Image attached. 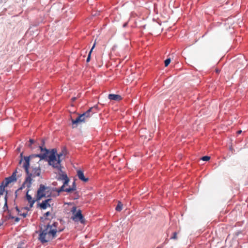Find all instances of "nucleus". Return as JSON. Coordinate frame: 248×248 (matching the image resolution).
<instances>
[{
    "label": "nucleus",
    "mask_w": 248,
    "mask_h": 248,
    "mask_svg": "<svg viewBox=\"0 0 248 248\" xmlns=\"http://www.w3.org/2000/svg\"><path fill=\"white\" fill-rule=\"evenodd\" d=\"M58 225V222L54 221H50L46 225H41L39 231V240L44 244L56 237L57 233L63 230V228L59 227Z\"/></svg>",
    "instance_id": "obj_1"
},
{
    "label": "nucleus",
    "mask_w": 248,
    "mask_h": 248,
    "mask_svg": "<svg viewBox=\"0 0 248 248\" xmlns=\"http://www.w3.org/2000/svg\"><path fill=\"white\" fill-rule=\"evenodd\" d=\"M41 150V154L36 155L41 159H47L48 164L54 168L60 169V162L62 161L64 156L63 152L59 154L57 153V150L53 149L51 151L39 146Z\"/></svg>",
    "instance_id": "obj_2"
},
{
    "label": "nucleus",
    "mask_w": 248,
    "mask_h": 248,
    "mask_svg": "<svg viewBox=\"0 0 248 248\" xmlns=\"http://www.w3.org/2000/svg\"><path fill=\"white\" fill-rule=\"evenodd\" d=\"M20 165L23 164V167L24 168L25 171L27 174L22 186L20 189H22L23 187H30L31 185V182L33 179L36 176H39L41 174V169L40 165L38 164V166L34 168L31 167L29 170L30 158L29 157H24V159L21 158L19 162Z\"/></svg>",
    "instance_id": "obj_3"
},
{
    "label": "nucleus",
    "mask_w": 248,
    "mask_h": 248,
    "mask_svg": "<svg viewBox=\"0 0 248 248\" xmlns=\"http://www.w3.org/2000/svg\"><path fill=\"white\" fill-rule=\"evenodd\" d=\"M16 171L14 172L11 176L6 178L0 185V196L4 194L5 203L4 206L3 207V212H5L8 210V192L7 190H5V188L8 186L9 184L16 182Z\"/></svg>",
    "instance_id": "obj_4"
},
{
    "label": "nucleus",
    "mask_w": 248,
    "mask_h": 248,
    "mask_svg": "<svg viewBox=\"0 0 248 248\" xmlns=\"http://www.w3.org/2000/svg\"><path fill=\"white\" fill-rule=\"evenodd\" d=\"M56 169L62 172V173L59 174L58 180L64 181L63 185L60 187V189L58 190V192H60L61 191H66L67 192L70 193L75 191L76 189V186L75 185V183H73V186L72 187L64 188L65 186L68 185L69 179L68 178L67 174L62 171L61 165L60 170H59L58 168Z\"/></svg>",
    "instance_id": "obj_5"
},
{
    "label": "nucleus",
    "mask_w": 248,
    "mask_h": 248,
    "mask_svg": "<svg viewBox=\"0 0 248 248\" xmlns=\"http://www.w3.org/2000/svg\"><path fill=\"white\" fill-rule=\"evenodd\" d=\"M51 194V189L49 187L41 184L39 186V188L37 190V200H39L43 197H48Z\"/></svg>",
    "instance_id": "obj_6"
},
{
    "label": "nucleus",
    "mask_w": 248,
    "mask_h": 248,
    "mask_svg": "<svg viewBox=\"0 0 248 248\" xmlns=\"http://www.w3.org/2000/svg\"><path fill=\"white\" fill-rule=\"evenodd\" d=\"M76 210V207H73L72 208L71 212L73 213V216L71 218L75 221H79L81 223H83L84 222V219L81 214V210H78L77 212Z\"/></svg>",
    "instance_id": "obj_7"
},
{
    "label": "nucleus",
    "mask_w": 248,
    "mask_h": 248,
    "mask_svg": "<svg viewBox=\"0 0 248 248\" xmlns=\"http://www.w3.org/2000/svg\"><path fill=\"white\" fill-rule=\"evenodd\" d=\"M87 118L83 114L80 115L76 120L72 119L73 128L76 127L78 124L86 122Z\"/></svg>",
    "instance_id": "obj_8"
},
{
    "label": "nucleus",
    "mask_w": 248,
    "mask_h": 248,
    "mask_svg": "<svg viewBox=\"0 0 248 248\" xmlns=\"http://www.w3.org/2000/svg\"><path fill=\"white\" fill-rule=\"evenodd\" d=\"M52 202L51 199H47L43 201L42 203H40L39 206L41 209H46L48 207H50V203Z\"/></svg>",
    "instance_id": "obj_9"
},
{
    "label": "nucleus",
    "mask_w": 248,
    "mask_h": 248,
    "mask_svg": "<svg viewBox=\"0 0 248 248\" xmlns=\"http://www.w3.org/2000/svg\"><path fill=\"white\" fill-rule=\"evenodd\" d=\"M96 109H97V107H92L83 114H84V115L85 116V117L87 119L88 118H90L93 113H94L95 112L94 111V110H95Z\"/></svg>",
    "instance_id": "obj_10"
},
{
    "label": "nucleus",
    "mask_w": 248,
    "mask_h": 248,
    "mask_svg": "<svg viewBox=\"0 0 248 248\" xmlns=\"http://www.w3.org/2000/svg\"><path fill=\"white\" fill-rule=\"evenodd\" d=\"M77 175L79 179L84 182H87L89 180L88 178L85 177L83 172L80 170H78L77 171Z\"/></svg>",
    "instance_id": "obj_11"
},
{
    "label": "nucleus",
    "mask_w": 248,
    "mask_h": 248,
    "mask_svg": "<svg viewBox=\"0 0 248 248\" xmlns=\"http://www.w3.org/2000/svg\"><path fill=\"white\" fill-rule=\"evenodd\" d=\"M109 99L111 100L120 101L122 99L121 95L118 94H109L108 96Z\"/></svg>",
    "instance_id": "obj_12"
},
{
    "label": "nucleus",
    "mask_w": 248,
    "mask_h": 248,
    "mask_svg": "<svg viewBox=\"0 0 248 248\" xmlns=\"http://www.w3.org/2000/svg\"><path fill=\"white\" fill-rule=\"evenodd\" d=\"M29 190L26 193V198L29 203H30V207L31 208L33 206V205L35 202V201L32 199L31 196L28 194Z\"/></svg>",
    "instance_id": "obj_13"
},
{
    "label": "nucleus",
    "mask_w": 248,
    "mask_h": 248,
    "mask_svg": "<svg viewBox=\"0 0 248 248\" xmlns=\"http://www.w3.org/2000/svg\"><path fill=\"white\" fill-rule=\"evenodd\" d=\"M95 46V42L94 43L93 46H92L91 49L90 50V52L89 53V54H88V57H87V60H86L87 62H89L90 61L91 53H92V52L93 51V49L94 48Z\"/></svg>",
    "instance_id": "obj_14"
},
{
    "label": "nucleus",
    "mask_w": 248,
    "mask_h": 248,
    "mask_svg": "<svg viewBox=\"0 0 248 248\" xmlns=\"http://www.w3.org/2000/svg\"><path fill=\"white\" fill-rule=\"evenodd\" d=\"M122 209H123V204L120 202H119L117 206L115 208V210L117 211L120 212L122 210Z\"/></svg>",
    "instance_id": "obj_15"
},
{
    "label": "nucleus",
    "mask_w": 248,
    "mask_h": 248,
    "mask_svg": "<svg viewBox=\"0 0 248 248\" xmlns=\"http://www.w3.org/2000/svg\"><path fill=\"white\" fill-rule=\"evenodd\" d=\"M50 215V213L49 212H47L46 213L43 217H42L41 218L42 220L43 221H45L46 220H47V217Z\"/></svg>",
    "instance_id": "obj_16"
},
{
    "label": "nucleus",
    "mask_w": 248,
    "mask_h": 248,
    "mask_svg": "<svg viewBox=\"0 0 248 248\" xmlns=\"http://www.w3.org/2000/svg\"><path fill=\"white\" fill-rule=\"evenodd\" d=\"M16 210L18 212V214L20 215V216H23L24 217H26L27 216V214H28V211H26V212L25 213H20V211L18 209V208L17 207H16Z\"/></svg>",
    "instance_id": "obj_17"
},
{
    "label": "nucleus",
    "mask_w": 248,
    "mask_h": 248,
    "mask_svg": "<svg viewBox=\"0 0 248 248\" xmlns=\"http://www.w3.org/2000/svg\"><path fill=\"white\" fill-rule=\"evenodd\" d=\"M170 59H167L164 62L165 66L166 67L168 66L169 65V64L170 63Z\"/></svg>",
    "instance_id": "obj_18"
},
{
    "label": "nucleus",
    "mask_w": 248,
    "mask_h": 248,
    "mask_svg": "<svg viewBox=\"0 0 248 248\" xmlns=\"http://www.w3.org/2000/svg\"><path fill=\"white\" fill-rule=\"evenodd\" d=\"M210 157L208 156H204L202 158V160L203 161H208L210 159Z\"/></svg>",
    "instance_id": "obj_19"
},
{
    "label": "nucleus",
    "mask_w": 248,
    "mask_h": 248,
    "mask_svg": "<svg viewBox=\"0 0 248 248\" xmlns=\"http://www.w3.org/2000/svg\"><path fill=\"white\" fill-rule=\"evenodd\" d=\"M29 142L30 144L28 145V146L31 148V145L34 143V140L32 139H30Z\"/></svg>",
    "instance_id": "obj_20"
},
{
    "label": "nucleus",
    "mask_w": 248,
    "mask_h": 248,
    "mask_svg": "<svg viewBox=\"0 0 248 248\" xmlns=\"http://www.w3.org/2000/svg\"><path fill=\"white\" fill-rule=\"evenodd\" d=\"M177 233L176 232H174L173 233V235L171 236V238L173 239H176Z\"/></svg>",
    "instance_id": "obj_21"
},
{
    "label": "nucleus",
    "mask_w": 248,
    "mask_h": 248,
    "mask_svg": "<svg viewBox=\"0 0 248 248\" xmlns=\"http://www.w3.org/2000/svg\"><path fill=\"white\" fill-rule=\"evenodd\" d=\"M15 220L16 222H18L19 221V220H20L19 218H18L17 217H15Z\"/></svg>",
    "instance_id": "obj_22"
},
{
    "label": "nucleus",
    "mask_w": 248,
    "mask_h": 248,
    "mask_svg": "<svg viewBox=\"0 0 248 248\" xmlns=\"http://www.w3.org/2000/svg\"><path fill=\"white\" fill-rule=\"evenodd\" d=\"M242 133V131L241 130H238L237 131V134H240Z\"/></svg>",
    "instance_id": "obj_23"
},
{
    "label": "nucleus",
    "mask_w": 248,
    "mask_h": 248,
    "mask_svg": "<svg viewBox=\"0 0 248 248\" xmlns=\"http://www.w3.org/2000/svg\"><path fill=\"white\" fill-rule=\"evenodd\" d=\"M76 99V97H73V98H72V101H75Z\"/></svg>",
    "instance_id": "obj_24"
},
{
    "label": "nucleus",
    "mask_w": 248,
    "mask_h": 248,
    "mask_svg": "<svg viewBox=\"0 0 248 248\" xmlns=\"http://www.w3.org/2000/svg\"><path fill=\"white\" fill-rule=\"evenodd\" d=\"M216 72H217V73H218L219 72V71L217 69Z\"/></svg>",
    "instance_id": "obj_25"
},
{
    "label": "nucleus",
    "mask_w": 248,
    "mask_h": 248,
    "mask_svg": "<svg viewBox=\"0 0 248 248\" xmlns=\"http://www.w3.org/2000/svg\"><path fill=\"white\" fill-rule=\"evenodd\" d=\"M22 155H23V153H21L20 155V156L22 157Z\"/></svg>",
    "instance_id": "obj_26"
},
{
    "label": "nucleus",
    "mask_w": 248,
    "mask_h": 248,
    "mask_svg": "<svg viewBox=\"0 0 248 248\" xmlns=\"http://www.w3.org/2000/svg\"><path fill=\"white\" fill-rule=\"evenodd\" d=\"M25 209H27L28 210H29V208L28 207H26Z\"/></svg>",
    "instance_id": "obj_27"
}]
</instances>
